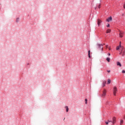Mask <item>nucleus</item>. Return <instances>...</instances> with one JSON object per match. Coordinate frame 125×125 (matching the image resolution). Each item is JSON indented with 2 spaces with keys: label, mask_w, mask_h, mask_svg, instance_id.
<instances>
[{
  "label": "nucleus",
  "mask_w": 125,
  "mask_h": 125,
  "mask_svg": "<svg viewBox=\"0 0 125 125\" xmlns=\"http://www.w3.org/2000/svg\"><path fill=\"white\" fill-rule=\"evenodd\" d=\"M117 91H118V89L117 88V87L114 86L113 87V94H114V95L116 96V94L117 93Z\"/></svg>",
  "instance_id": "f257e3e1"
},
{
  "label": "nucleus",
  "mask_w": 125,
  "mask_h": 125,
  "mask_svg": "<svg viewBox=\"0 0 125 125\" xmlns=\"http://www.w3.org/2000/svg\"><path fill=\"white\" fill-rule=\"evenodd\" d=\"M98 48H101L102 51H103V44H97Z\"/></svg>",
  "instance_id": "f03ea898"
},
{
  "label": "nucleus",
  "mask_w": 125,
  "mask_h": 125,
  "mask_svg": "<svg viewBox=\"0 0 125 125\" xmlns=\"http://www.w3.org/2000/svg\"><path fill=\"white\" fill-rule=\"evenodd\" d=\"M116 120H117V119L116 118V117L113 118L112 121L111 122L112 125H114V124H115V123L116 122Z\"/></svg>",
  "instance_id": "7ed1b4c3"
},
{
  "label": "nucleus",
  "mask_w": 125,
  "mask_h": 125,
  "mask_svg": "<svg viewBox=\"0 0 125 125\" xmlns=\"http://www.w3.org/2000/svg\"><path fill=\"white\" fill-rule=\"evenodd\" d=\"M124 34H125V32H124L123 31H120V34H119V36H120V38H123V37H124Z\"/></svg>",
  "instance_id": "20e7f679"
},
{
  "label": "nucleus",
  "mask_w": 125,
  "mask_h": 125,
  "mask_svg": "<svg viewBox=\"0 0 125 125\" xmlns=\"http://www.w3.org/2000/svg\"><path fill=\"white\" fill-rule=\"evenodd\" d=\"M106 90L104 89L103 92L102 97H105V95H106Z\"/></svg>",
  "instance_id": "39448f33"
},
{
  "label": "nucleus",
  "mask_w": 125,
  "mask_h": 125,
  "mask_svg": "<svg viewBox=\"0 0 125 125\" xmlns=\"http://www.w3.org/2000/svg\"><path fill=\"white\" fill-rule=\"evenodd\" d=\"M101 23H102V21L100 19H98L97 24H98L99 27V26H100Z\"/></svg>",
  "instance_id": "423d86ee"
},
{
  "label": "nucleus",
  "mask_w": 125,
  "mask_h": 125,
  "mask_svg": "<svg viewBox=\"0 0 125 125\" xmlns=\"http://www.w3.org/2000/svg\"><path fill=\"white\" fill-rule=\"evenodd\" d=\"M106 21H107V22H110V21H112V17H109L108 18V19L106 20Z\"/></svg>",
  "instance_id": "0eeeda50"
},
{
  "label": "nucleus",
  "mask_w": 125,
  "mask_h": 125,
  "mask_svg": "<svg viewBox=\"0 0 125 125\" xmlns=\"http://www.w3.org/2000/svg\"><path fill=\"white\" fill-rule=\"evenodd\" d=\"M121 43H122V42H120V45L116 47L117 50H119V49H120V48H121V47H122V46L121 45Z\"/></svg>",
  "instance_id": "6e6552de"
},
{
  "label": "nucleus",
  "mask_w": 125,
  "mask_h": 125,
  "mask_svg": "<svg viewBox=\"0 0 125 125\" xmlns=\"http://www.w3.org/2000/svg\"><path fill=\"white\" fill-rule=\"evenodd\" d=\"M106 81H103V87H104V86H105L106 85Z\"/></svg>",
  "instance_id": "1a4fd4ad"
},
{
  "label": "nucleus",
  "mask_w": 125,
  "mask_h": 125,
  "mask_svg": "<svg viewBox=\"0 0 125 125\" xmlns=\"http://www.w3.org/2000/svg\"><path fill=\"white\" fill-rule=\"evenodd\" d=\"M117 66H120V67H122V64H121V62H117Z\"/></svg>",
  "instance_id": "9d476101"
},
{
  "label": "nucleus",
  "mask_w": 125,
  "mask_h": 125,
  "mask_svg": "<svg viewBox=\"0 0 125 125\" xmlns=\"http://www.w3.org/2000/svg\"><path fill=\"white\" fill-rule=\"evenodd\" d=\"M109 33H111V29H107L106 30V34H109Z\"/></svg>",
  "instance_id": "9b49d317"
},
{
  "label": "nucleus",
  "mask_w": 125,
  "mask_h": 125,
  "mask_svg": "<svg viewBox=\"0 0 125 125\" xmlns=\"http://www.w3.org/2000/svg\"><path fill=\"white\" fill-rule=\"evenodd\" d=\"M107 83L108 84H109V83H111V80L110 79L107 80Z\"/></svg>",
  "instance_id": "f8f14e48"
},
{
  "label": "nucleus",
  "mask_w": 125,
  "mask_h": 125,
  "mask_svg": "<svg viewBox=\"0 0 125 125\" xmlns=\"http://www.w3.org/2000/svg\"><path fill=\"white\" fill-rule=\"evenodd\" d=\"M124 124V120H120V125H122Z\"/></svg>",
  "instance_id": "ddd939ff"
},
{
  "label": "nucleus",
  "mask_w": 125,
  "mask_h": 125,
  "mask_svg": "<svg viewBox=\"0 0 125 125\" xmlns=\"http://www.w3.org/2000/svg\"><path fill=\"white\" fill-rule=\"evenodd\" d=\"M66 112H69V108L68 106H65Z\"/></svg>",
  "instance_id": "4468645a"
},
{
  "label": "nucleus",
  "mask_w": 125,
  "mask_h": 125,
  "mask_svg": "<svg viewBox=\"0 0 125 125\" xmlns=\"http://www.w3.org/2000/svg\"><path fill=\"white\" fill-rule=\"evenodd\" d=\"M88 57L90 58V50L88 51Z\"/></svg>",
  "instance_id": "2eb2a0df"
},
{
  "label": "nucleus",
  "mask_w": 125,
  "mask_h": 125,
  "mask_svg": "<svg viewBox=\"0 0 125 125\" xmlns=\"http://www.w3.org/2000/svg\"><path fill=\"white\" fill-rule=\"evenodd\" d=\"M106 61H107L108 62H110V58H106Z\"/></svg>",
  "instance_id": "dca6fc26"
},
{
  "label": "nucleus",
  "mask_w": 125,
  "mask_h": 125,
  "mask_svg": "<svg viewBox=\"0 0 125 125\" xmlns=\"http://www.w3.org/2000/svg\"><path fill=\"white\" fill-rule=\"evenodd\" d=\"M85 104H87V99H85Z\"/></svg>",
  "instance_id": "f3484780"
},
{
  "label": "nucleus",
  "mask_w": 125,
  "mask_h": 125,
  "mask_svg": "<svg viewBox=\"0 0 125 125\" xmlns=\"http://www.w3.org/2000/svg\"><path fill=\"white\" fill-rule=\"evenodd\" d=\"M16 22H19V18L16 19Z\"/></svg>",
  "instance_id": "a211bd4d"
},
{
  "label": "nucleus",
  "mask_w": 125,
  "mask_h": 125,
  "mask_svg": "<svg viewBox=\"0 0 125 125\" xmlns=\"http://www.w3.org/2000/svg\"><path fill=\"white\" fill-rule=\"evenodd\" d=\"M122 73L125 74V70H122Z\"/></svg>",
  "instance_id": "6ab92c4d"
},
{
  "label": "nucleus",
  "mask_w": 125,
  "mask_h": 125,
  "mask_svg": "<svg viewBox=\"0 0 125 125\" xmlns=\"http://www.w3.org/2000/svg\"><path fill=\"white\" fill-rule=\"evenodd\" d=\"M107 27H110V24H107V25H106Z\"/></svg>",
  "instance_id": "aec40b11"
},
{
  "label": "nucleus",
  "mask_w": 125,
  "mask_h": 125,
  "mask_svg": "<svg viewBox=\"0 0 125 125\" xmlns=\"http://www.w3.org/2000/svg\"><path fill=\"white\" fill-rule=\"evenodd\" d=\"M107 122H108V123H112V121L108 120Z\"/></svg>",
  "instance_id": "412c9836"
},
{
  "label": "nucleus",
  "mask_w": 125,
  "mask_h": 125,
  "mask_svg": "<svg viewBox=\"0 0 125 125\" xmlns=\"http://www.w3.org/2000/svg\"><path fill=\"white\" fill-rule=\"evenodd\" d=\"M101 6V5L100 4L99 5V6H98L99 8H100Z\"/></svg>",
  "instance_id": "4be33fe9"
},
{
  "label": "nucleus",
  "mask_w": 125,
  "mask_h": 125,
  "mask_svg": "<svg viewBox=\"0 0 125 125\" xmlns=\"http://www.w3.org/2000/svg\"><path fill=\"white\" fill-rule=\"evenodd\" d=\"M123 7H124V8H125V3L124 4V5H123Z\"/></svg>",
  "instance_id": "5701e85b"
},
{
  "label": "nucleus",
  "mask_w": 125,
  "mask_h": 125,
  "mask_svg": "<svg viewBox=\"0 0 125 125\" xmlns=\"http://www.w3.org/2000/svg\"><path fill=\"white\" fill-rule=\"evenodd\" d=\"M105 124H106V125H108V124H109V122H105Z\"/></svg>",
  "instance_id": "b1692460"
},
{
  "label": "nucleus",
  "mask_w": 125,
  "mask_h": 125,
  "mask_svg": "<svg viewBox=\"0 0 125 125\" xmlns=\"http://www.w3.org/2000/svg\"><path fill=\"white\" fill-rule=\"evenodd\" d=\"M108 49H109V50H111V47H109Z\"/></svg>",
  "instance_id": "393cba45"
},
{
  "label": "nucleus",
  "mask_w": 125,
  "mask_h": 125,
  "mask_svg": "<svg viewBox=\"0 0 125 125\" xmlns=\"http://www.w3.org/2000/svg\"><path fill=\"white\" fill-rule=\"evenodd\" d=\"M108 56H110V55H111V54L108 53Z\"/></svg>",
  "instance_id": "a878e982"
},
{
  "label": "nucleus",
  "mask_w": 125,
  "mask_h": 125,
  "mask_svg": "<svg viewBox=\"0 0 125 125\" xmlns=\"http://www.w3.org/2000/svg\"><path fill=\"white\" fill-rule=\"evenodd\" d=\"M106 48H108V45H106Z\"/></svg>",
  "instance_id": "bb28decb"
},
{
  "label": "nucleus",
  "mask_w": 125,
  "mask_h": 125,
  "mask_svg": "<svg viewBox=\"0 0 125 125\" xmlns=\"http://www.w3.org/2000/svg\"><path fill=\"white\" fill-rule=\"evenodd\" d=\"M107 72H108V73H110V70H108Z\"/></svg>",
  "instance_id": "cd10ccee"
},
{
  "label": "nucleus",
  "mask_w": 125,
  "mask_h": 125,
  "mask_svg": "<svg viewBox=\"0 0 125 125\" xmlns=\"http://www.w3.org/2000/svg\"><path fill=\"white\" fill-rule=\"evenodd\" d=\"M124 119H125V116H124Z\"/></svg>",
  "instance_id": "c85d7f7f"
}]
</instances>
